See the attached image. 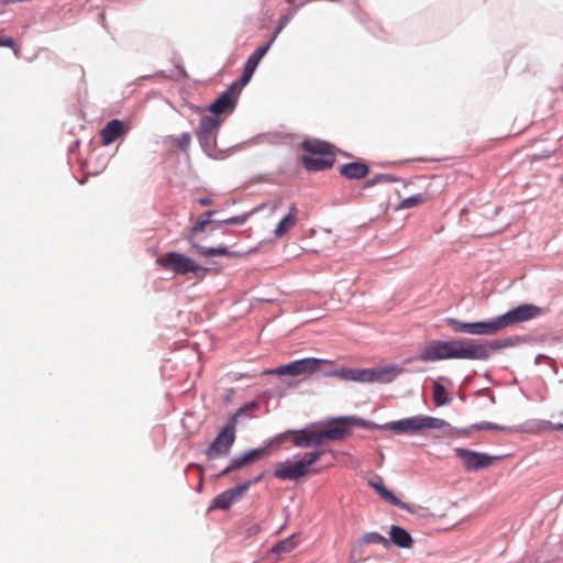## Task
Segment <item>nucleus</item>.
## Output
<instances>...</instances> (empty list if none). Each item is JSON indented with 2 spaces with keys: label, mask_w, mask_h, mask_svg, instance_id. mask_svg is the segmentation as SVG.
<instances>
[{
  "label": "nucleus",
  "mask_w": 563,
  "mask_h": 563,
  "mask_svg": "<svg viewBox=\"0 0 563 563\" xmlns=\"http://www.w3.org/2000/svg\"><path fill=\"white\" fill-rule=\"evenodd\" d=\"M510 340H492L481 343L474 340H434L424 345L418 358L422 362L460 358L486 361L493 351L510 345Z\"/></svg>",
  "instance_id": "1"
},
{
  "label": "nucleus",
  "mask_w": 563,
  "mask_h": 563,
  "mask_svg": "<svg viewBox=\"0 0 563 563\" xmlns=\"http://www.w3.org/2000/svg\"><path fill=\"white\" fill-rule=\"evenodd\" d=\"M335 422V426L318 431H309L306 429L300 431L287 430L272 439L269 444H279L292 434L291 442L297 448L320 446L327 441L344 439L350 433V428L353 426L367 427V422L364 419L353 416L340 417Z\"/></svg>",
  "instance_id": "2"
},
{
  "label": "nucleus",
  "mask_w": 563,
  "mask_h": 563,
  "mask_svg": "<svg viewBox=\"0 0 563 563\" xmlns=\"http://www.w3.org/2000/svg\"><path fill=\"white\" fill-rule=\"evenodd\" d=\"M405 369L397 365H387L376 368H349V367H333L331 362L330 366L322 367L320 372L323 377H338L341 380L356 382V383H391Z\"/></svg>",
  "instance_id": "3"
},
{
  "label": "nucleus",
  "mask_w": 563,
  "mask_h": 563,
  "mask_svg": "<svg viewBox=\"0 0 563 563\" xmlns=\"http://www.w3.org/2000/svg\"><path fill=\"white\" fill-rule=\"evenodd\" d=\"M322 451L308 452L296 462H280L275 465L274 476L282 481H297L306 476L310 467L320 460Z\"/></svg>",
  "instance_id": "4"
},
{
  "label": "nucleus",
  "mask_w": 563,
  "mask_h": 563,
  "mask_svg": "<svg viewBox=\"0 0 563 563\" xmlns=\"http://www.w3.org/2000/svg\"><path fill=\"white\" fill-rule=\"evenodd\" d=\"M157 264L175 275H186L191 273L196 278L202 279L210 271L207 267L198 265L190 257L178 253L168 252L156 260Z\"/></svg>",
  "instance_id": "5"
},
{
  "label": "nucleus",
  "mask_w": 563,
  "mask_h": 563,
  "mask_svg": "<svg viewBox=\"0 0 563 563\" xmlns=\"http://www.w3.org/2000/svg\"><path fill=\"white\" fill-rule=\"evenodd\" d=\"M445 426H448V422L443 419L418 415L387 422L383 426V429L390 430L396 433L412 434L426 429H442Z\"/></svg>",
  "instance_id": "6"
},
{
  "label": "nucleus",
  "mask_w": 563,
  "mask_h": 563,
  "mask_svg": "<svg viewBox=\"0 0 563 563\" xmlns=\"http://www.w3.org/2000/svg\"><path fill=\"white\" fill-rule=\"evenodd\" d=\"M331 361L316 358V357H306L301 360H296L290 362L289 364L278 366L274 369H268L265 373L269 375H289V376H299L306 374H314L320 373L322 367L330 366Z\"/></svg>",
  "instance_id": "7"
},
{
  "label": "nucleus",
  "mask_w": 563,
  "mask_h": 563,
  "mask_svg": "<svg viewBox=\"0 0 563 563\" xmlns=\"http://www.w3.org/2000/svg\"><path fill=\"white\" fill-rule=\"evenodd\" d=\"M542 308L532 303L520 305L504 314L495 317L498 332L517 323L526 322L541 316Z\"/></svg>",
  "instance_id": "8"
},
{
  "label": "nucleus",
  "mask_w": 563,
  "mask_h": 563,
  "mask_svg": "<svg viewBox=\"0 0 563 563\" xmlns=\"http://www.w3.org/2000/svg\"><path fill=\"white\" fill-rule=\"evenodd\" d=\"M235 441V429L234 418L228 419L227 424L217 434L214 440L210 443L206 451V455L209 460H214L220 456H225L230 453V450Z\"/></svg>",
  "instance_id": "9"
},
{
  "label": "nucleus",
  "mask_w": 563,
  "mask_h": 563,
  "mask_svg": "<svg viewBox=\"0 0 563 563\" xmlns=\"http://www.w3.org/2000/svg\"><path fill=\"white\" fill-rule=\"evenodd\" d=\"M446 323L452 327L455 333L492 335L498 332L495 318L477 322H463L454 318H448Z\"/></svg>",
  "instance_id": "10"
},
{
  "label": "nucleus",
  "mask_w": 563,
  "mask_h": 563,
  "mask_svg": "<svg viewBox=\"0 0 563 563\" xmlns=\"http://www.w3.org/2000/svg\"><path fill=\"white\" fill-rule=\"evenodd\" d=\"M454 452L455 455L462 460L465 470L468 472L485 468L489 466L495 459L486 453H479L463 448H456Z\"/></svg>",
  "instance_id": "11"
},
{
  "label": "nucleus",
  "mask_w": 563,
  "mask_h": 563,
  "mask_svg": "<svg viewBox=\"0 0 563 563\" xmlns=\"http://www.w3.org/2000/svg\"><path fill=\"white\" fill-rule=\"evenodd\" d=\"M267 454H268V450L266 448H256V449L247 450L240 455H235L230 461V464L224 470H222L220 472L218 477L225 476L235 470H240L249 464H252V463L263 459Z\"/></svg>",
  "instance_id": "12"
},
{
  "label": "nucleus",
  "mask_w": 563,
  "mask_h": 563,
  "mask_svg": "<svg viewBox=\"0 0 563 563\" xmlns=\"http://www.w3.org/2000/svg\"><path fill=\"white\" fill-rule=\"evenodd\" d=\"M239 96L238 82L231 84V86L222 92L209 107L210 112L213 114H221L225 111H232L236 103Z\"/></svg>",
  "instance_id": "13"
},
{
  "label": "nucleus",
  "mask_w": 563,
  "mask_h": 563,
  "mask_svg": "<svg viewBox=\"0 0 563 563\" xmlns=\"http://www.w3.org/2000/svg\"><path fill=\"white\" fill-rule=\"evenodd\" d=\"M125 133L126 130L123 122L118 119H113L109 121L100 132L102 144L110 145Z\"/></svg>",
  "instance_id": "14"
},
{
  "label": "nucleus",
  "mask_w": 563,
  "mask_h": 563,
  "mask_svg": "<svg viewBox=\"0 0 563 563\" xmlns=\"http://www.w3.org/2000/svg\"><path fill=\"white\" fill-rule=\"evenodd\" d=\"M302 163L308 170H324L332 167L334 163V154L328 153L313 156H303Z\"/></svg>",
  "instance_id": "15"
},
{
  "label": "nucleus",
  "mask_w": 563,
  "mask_h": 563,
  "mask_svg": "<svg viewBox=\"0 0 563 563\" xmlns=\"http://www.w3.org/2000/svg\"><path fill=\"white\" fill-rule=\"evenodd\" d=\"M298 218V209L295 205L289 207L288 213L279 221L277 224L274 235L279 239L284 236L290 229H292L297 223Z\"/></svg>",
  "instance_id": "16"
},
{
  "label": "nucleus",
  "mask_w": 563,
  "mask_h": 563,
  "mask_svg": "<svg viewBox=\"0 0 563 563\" xmlns=\"http://www.w3.org/2000/svg\"><path fill=\"white\" fill-rule=\"evenodd\" d=\"M369 485L378 493V495L393 506H397L401 509H406L407 505L404 504L393 492L387 489L382 478L369 482Z\"/></svg>",
  "instance_id": "17"
},
{
  "label": "nucleus",
  "mask_w": 563,
  "mask_h": 563,
  "mask_svg": "<svg viewBox=\"0 0 563 563\" xmlns=\"http://www.w3.org/2000/svg\"><path fill=\"white\" fill-rule=\"evenodd\" d=\"M390 542L399 548H410L412 538L406 529L399 526H391L389 530V543Z\"/></svg>",
  "instance_id": "18"
},
{
  "label": "nucleus",
  "mask_w": 563,
  "mask_h": 563,
  "mask_svg": "<svg viewBox=\"0 0 563 563\" xmlns=\"http://www.w3.org/2000/svg\"><path fill=\"white\" fill-rule=\"evenodd\" d=\"M340 173L349 179H362L368 174V167L364 163H347L340 167Z\"/></svg>",
  "instance_id": "19"
},
{
  "label": "nucleus",
  "mask_w": 563,
  "mask_h": 563,
  "mask_svg": "<svg viewBox=\"0 0 563 563\" xmlns=\"http://www.w3.org/2000/svg\"><path fill=\"white\" fill-rule=\"evenodd\" d=\"M274 41H275V36H272L265 45L256 48L246 59V62L244 64V68L254 73L255 69L257 68L261 59L266 55V53L268 52V49L272 46V44L274 43Z\"/></svg>",
  "instance_id": "20"
},
{
  "label": "nucleus",
  "mask_w": 563,
  "mask_h": 563,
  "mask_svg": "<svg viewBox=\"0 0 563 563\" xmlns=\"http://www.w3.org/2000/svg\"><path fill=\"white\" fill-rule=\"evenodd\" d=\"M442 380L449 382L445 377H439L433 384V401L437 407H442L452 402V397L448 395Z\"/></svg>",
  "instance_id": "21"
},
{
  "label": "nucleus",
  "mask_w": 563,
  "mask_h": 563,
  "mask_svg": "<svg viewBox=\"0 0 563 563\" xmlns=\"http://www.w3.org/2000/svg\"><path fill=\"white\" fill-rule=\"evenodd\" d=\"M301 146L310 156L333 153L329 143L319 140H306Z\"/></svg>",
  "instance_id": "22"
},
{
  "label": "nucleus",
  "mask_w": 563,
  "mask_h": 563,
  "mask_svg": "<svg viewBox=\"0 0 563 563\" xmlns=\"http://www.w3.org/2000/svg\"><path fill=\"white\" fill-rule=\"evenodd\" d=\"M216 213L213 210H209L203 212L195 223V225L190 229L188 241L191 242L194 236L200 232H202L206 227L212 222L211 218Z\"/></svg>",
  "instance_id": "23"
},
{
  "label": "nucleus",
  "mask_w": 563,
  "mask_h": 563,
  "mask_svg": "<svg viewBox=\"0 0 563 563\" xmlns=\"http://www.w3.org/2000/svg\"><path fill=\"white\" fill-rule=\"evenodd\" d=\"M221 119L219 118H216L213 115H203L201 119H200V125H199V131L198 132H201V133H214L219 130V128L221 126Z\"/></svg>",
  "instance_id": "24"
},
{
  "label": "nucleus",
  "mask_w": 563,
  "mask_h": 563,
  "mask_svg": "<svg viewBox=\"0 0 563 563\" xmlns=\"http://www.w3.org/2000/svg\"><path fill=\"white\" fill-rule=\"evenodd\" d=\"M197 139L199 141L200 146L202 147L203 152L208 156L214 155V148H216V134L214 133H201L197 132Z\"/></svg>",
  "instance_id": "25"
},
{
  "label": "nucleus",
  "mask_w": 563,
  "mask_h": 563,
  "mask_svg": "<svg viewBox=\"0 0 563 563\" xmlns=\"http://www.w3.org/2000/svg\"><path fill=\"white\" fill-rule=\"evenodd\" d=\"M258 408V404L255 401H251L245 404L244 406L240 407L233 415L229 417V419L234 418V429L236 428L240 418L242 417H252V412Z\"/></svg>",
  "instance_id": "26"
},
{
  "label": "nucleus",
  "mask_w": 563,
  "mask_h": 563,
  "mask_svg": "<svg viewBox=\"0 0 563 563\" xmlns=\"http://www.w3.org/2000/svg\"><path fill=\"white\" fill-rule=\"evenodd\" d=\"M360 543L361 544H382L383 547L387 548L389 547V540L387 538H385L384 536H382L380 533L378 532H367L365 533L361 540H360Z\"/></svg>",
  "instance_id": "27"
},
{
  "label": "nucleus",
  "mask_w": 563,
  "mask_h": 563,
  "mask_svg": "<svg viewBox=\"0 0 563 563\" xmlns=\"http://www.w3.org/2000/svg\"><path fill=\"white\" fill-rule=\"evenodd\" d=\"M233 504L231 495L224 490L213 499L211 508L228 510Z\"/></svg>",
  "instance_id": "28"
},
{
  "label": "nucleus",
  "mask_w": 563,
  "mask_h": 563,
  "mask_svg": "<svg viewBox=\"0 0 563 563\" xmlns=\"http://www.w3.org/2000/svg\"><path fill=\"white\" fill-rule=\"evenodd\" d=\"M168 141L179 147L181 151L186 152L191 142V135L189 132H184L179 136H168Z\"/></svg>",
  "instance_id": "29"
},
{
  "label": "nucleus",
  "mask_w": 563,
  "mask_h": 563,
  "mask_svg": "<svg viewBox=\"0 0 563 563\" xmlns=\"http://www.w3.org/2000/svg\"><path fill=\"white\" fill-rule=\"evenodd\" d=\"M257 209H253L251 212L242 213L240 216L228 218L221 222H219V225L227 224V225H241L244 224L251 214L255 213Z\"/></svg>",
  "instance_id": "30"
},
{
  "label": "nucleus",
  "mask_w": 563,
  "mask_h": 563,
  "mask_svg": "<svg viewBox=\"0 0 563 563\" xmlns=\"http://www.w3.org/2000/svg\"><path fill=\"white\" fill-rule=\"evenodd\" d=\"M250 487H251V483L245 482L241 485H238V486L227 489V490L231 495L233 503H235L246 494V492L250 489Z\"/></svg>",
  "instance_id": "31"
},
{
  "label": "nucleus",
  "mask_w": 563,
  "mask_h": 563,
  "mask_svg": "<svg viewBox=\"0 0 563 563\" xmlns=\"http://www.w3.org/2000/svg\"><path fill=\"white\" fill-rule=\"evenodd\" d=\"M250 487H251V483L245 482L241 485H238V486L227 489V490L231 495L233 503H235L246 494V492L250 489Z\"/></svg>",
  "instance_id": "32"
},
{
  "label": "nucleus",
  "mask_w": 563,
  "mask_h": 563,
  "mask_svg": "<svg viewBox=\"0 0 563 563\" xmlns=\"http://www.w3.org/2000/svg\"><path fill=\"white\" fill-rule=\"evenodd\" d=\"M295 545H296L295 537H290V538H287V539L280 541L279 543H277L273 548V552H276V553L290 552L295 548Z\"/></svg>",
  "instance_id": "33"
},
{
  "label": "nucleus",
  "mask_w": 563,
  "mask_h": 563,
  "mask_svg": "<svg viewBox=\"0 0 563 563\" xmlns=\"http://www.w3.org/2000/svg\"><path fill=\"white\" fill-rule=\"evenodd\" d=\"M424 199V196L422 194H417V195H412L408 198H405L399 208L400 209H410L412 207H416L418 206L419 203H421Z\"/></svg>",
  "instance_id": "34"
},
{
  "label": "nucleus",
  "mask_w": 563,
  "mask_h": 563,
  "mask_svg": "<svg viewBox=\"0 0 563 563\" xmlns=\"http://www.w3.org/2000/svg\"><path fill=\"white\" fill-rule=\"evenodd\" d=\"M190 244L203 257H213V256H216V247L203 246V245H200V244H198V243H196L194 241H191Z\"/></svg>",
  "instance_id": "35"
},
{
  "label": "nucleus",
  "mask_w": 563,
  "mask_h": 563,
  "mask_svg": "<svg viewBox=\"0 0 563 563\" xmlns=\"http://www.w3.org/2000/svg\"><path fill=\"white\" fill-rule=\"evenodd\" d=\"M471 429H474V430H497V431H504V430H506V427L500 426V424H496V423H493V422H481V423L473 424L471 427Z\"/></svg>",
  "instance_id": "36"
},
{
  "label": "nucleus",
  "mask_w": 563,
  "mask_h": 563,
  "mask_svg": "<svg viewBox=\"0 0 563 563\" xmlns=\"http://www.w3.org/2000/svg\"><path fill=\"white\" fill-rule=\"evenodd\" d=\"M253 74H254L253 71H251V70H249V69H246V68H243V74H242V76L240 77V79L236 81V82H238V86H239V85H241V86L246 85V84L251 80V78H252ZM238 91L240 92V89H239V88H238Z\"/></svg>",
  "instance_id": "37"
},
{
  "label": "nucleus",
  "mask_w": 563,
  "mask_h": 563,
  "mask_svg": "<svg viewBox=\"0 0 563 563\" xmlns=\"http://www.w3.org/2000/svg\"><path fill=\"white\" fill-rule=\"evenodd\" d=\"M0 46H5V47H13L14 46V42L11 37H1L0 38Z\"/></svg>",
  "instance_id": "38"
},
{
  "label": "nucleus",
  "mask_w": 563,
  "mask_h": 563,
  "mask_svg": "<svg viewBox=\"0 0 563 563\" xmlns=\"http://www.w3.org/2000/svg\"><path fill=\"white\" fill-rule=\"evenodd\" d=\"M286 23H287V18L282 19V21L279 22V25L276 27V30L272 36H275V38H276L278 36V34L280 33V31L286 25Z\"/></svg>",
  "instance_id": "39"
},
{
  "label": "nucleus",
  "mask_w": 563,
  "mask_h": 563,
  "mask_svg": "<svg viewBox=\"0 0 563 563\" xmlns=\"http://www.w3.org/2000/svg\"><path fill=\"white\" fill-rule=\"evenodd\" d=\"M230 252L228 250V247L225 246H218L216 247V256H223V255H229Z\"/></svg>",
  "instance_id": "40"
},
{
  "label": "nucleus",
  "mask_w": 563,
  "mask_h": 563,
  "mask_svg": "<svg viewBox=\"0 0 563 563\" xmlns=\"http://www.w3.org/2000/svg\"><path fill=\"white\" fill-rule=\"evenodd\" d=\"M198 203L200 206H203V207L205 206H210L212 203V200L210 198H208V197H203V198H199L198 199Z\"/></svg>",
  "instance_id": "41"
},
{
  "label": "nucleus",
  "mask_w": 563,
  "mask_h": 563,
  "mask_svg": "<svg viewBox=\"0 0 563 563\" xmlns=\"http://www.w3.org/2000/svg\"><path fill=\"white\" fill-rule=\"evenodd\" d=\"M264 474H265L264 472H263V473H261V474H260V475H257L255 478L247 481V483H251V486H252L253 484L258 483V482H260V481H262V478L264 477Z\"/></svg>",
  "instance_id": "42"
},
{
  "label": "nucleus",
  "mask_w": 563,
  "mask_h": 563,
  "mask_svg": "<svg viewBox=\"0 0 563 563\" xmlns=\"http://www.w3.org/2000/svg\"><path fill=\"white\" fill-rule=\"evenodd\" d=\"M543 357H545V356H544V355H542V354L537 355L534 363H536L537 365H538V364H540V363H541V358H543Z\"/></svg>",
  "instance_id": "43"
},
{
  "label": "nucleus",
  "mask_w": 563,
  "mask_h": 563,
  "mask_svg": "<svg viewBox=\"0 0 563 563\" xmlns=\"http://www.w3.org/2000/svg\"><path fill=\"white\" fill-rule=\"evenodd\" d=\"M2 3L18 2V0H0Z\"/></svg>",
  "instance_id": "44"
},
{
  "label": "nucleus",
  "mask_w": 563,
  "mask_h": 563,
  "mask_svg": "<svg viewBox=\"0 0 563 563\" xmlns=\"http://www.w3.org/2000/svg\"><path fill=\"white\" fill-rule=\"evenodd\" d=\"M555 429H556V430H563V423H558V424L555 426Z\"/></svg>",
  "instance_id": "45"
}]
</instances>
